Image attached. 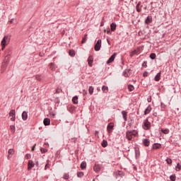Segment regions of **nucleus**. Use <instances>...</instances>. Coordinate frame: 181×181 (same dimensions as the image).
<instances>
[{
	"instance_id": "nucleus-1",
	"label": "nucleus",
	"mask_w": 181,
	"mask_h": 181,
	"mask_svg": "<svg viewBox=\"0 0 181 181\" xmlns=\"http://www.w3.org/2000/svg\"><path fill=\"white\" fill-rule=\"evenodd\" d=\"M149 121H151V122H153V117H147L143 122V124H142V127H143V129H145V131H148V129H151V122Z\"/></svg>"
},
{
	"instance_id": "nucleus-2",
	"label": "nucleus",
	"mask_w": 181,
	"mask_h": 181,
	"mask_svg": "<svg viewBox=\"0 0 181 181\" xmlns=\"http://www.w3.org/2000/svg\"><path fill=\"white\" fill-rule=\"evenodd\" d=\"M136 136V131L135 130L127 132L126 133V137L128 139V141H132V139H134V138H135Z\"/></svg>"
},
{
	"instance_id": "nucleus-3",
	"label": "nucleus",
	"mask_w": 181,
	"mask_h": 181,
	"mask_svg": "<svg viewBox=\"0 0 181 181\" xmlns=\"http://www.w3.org/2000/svg\"><path fill=\"white\" fill-rule=\"evenodd\" d=\"M9 40H11V37L9 35H6L4 37L3 40H1L2 49H5L6 45L9 43Z\"/></svg>"
},
{
	"instance_id": "nucleus-4",
	"label": "nucleus",
	"mask_w": 181,
	"mask_h": 181,
	"mask_svg": "<svg viewBox=\"0 0 181 181\" xmlns=\"http://www.w3.org/2000/svg\"><path fill=\"white\" fill-rule=\"evenodd\" d=\"M94 49L95 52H99V50L101 49V40H98L95 45Z\"/></svg>"
},
{
	"instance_id": "nucleus-5",
	"label": "nucleus",
	"mask_w": 181,
	"mask_h": 181,
	"mask_svg": "<svg viewBox=\"0 0 181 181\" xmlns=\"http://www.w3.org/2000/svg\"><path fill=\"white\" fill-rule=\"evenodd\" d=\"M8 115L9 117H11V118L10 119L11 121H13V122L15 121L16 117V115L15 113V110H11L8 113Z\"/></svg>"
},
{
	"instance_id": "nucleus-6",
	"label": "nucleus",
	"mask_w": 181,
	"mask_h": 181,
	"mask_svg": "<svg viewBox=\"0 0 181 181\" xmlns=\"http://www.w3.org/2000/svg\"><path fill=\"white\" fill-rule=\"evenodd\" d=\"M114 129V123L110 122L107 124V131L109 134H111L112 132V130Z\"/></svg>"
},
{
	"instance_id": "nucleus-7",
	"label": "nucleus",
	"mask_w": 181,
	"mask_h": 181,
	"mask_svg": "<svg viewBox=\"0 0 181 181\" xmlns=\"http://www.w3.org/2000/svg\"><path fill=\"white\" fill-rule=\"evenodd\" d=\"M117 56V52H115L107 61V64H110V63H112L114 60H115V57Z\"/></svg>"
},
{
	"instance_id": "nucleus-8",
	"label": "nucleus",
	"mask_w": 181,
	"mask_h": 181,
	"mask_svg": "<svg viewBox=\"0 0 181 181\" xmlns=\"http://www.w3.org/2000/svg\"><path fill=\"white\" fill-rule=\"evenodd\" d=\"M33 168H35V163L33 160H29L28 163V170H32Z\"/></svg>"
},
{
	"instance_id": "nucleus-9",
	"label": "nucleus",
	"mask_w": 181,
	"mask_h": 181,
	"mask_svg": "<svg viewBox=\"0 0 181 181\" xmlns=\"http://www.w3.org/2000/svg\"><path fill=\"white\" fill-rule=\"evenodd\" d=\"M93 170L96 173H98L100 170H101V165L98 163H95V165L93 166Z\"/></svg>"
},
{
	"instance_id": "nucleus-10",
	"label": "nucleus",
	"mask_w": 181,
	"mask_h": 181,
	"mask_svg": "<svg viewBox=\"0 0 181 181\" xmlns=\"http://www.w3.org/2000/svg\"><path fill=\"white\" fill-rule=\"evenodd\" d=\"M142 142L144 146H149V145H151V141L148 139H144Z\"/></svg>"
},
{
	"instance_id": "nucleus-11",
	"label": "nucleus",
	"mask_w": 181,
	"mask_h": 181,
	"mask_svg": "<svg viewBox=\"0 0 181 181\" xmlns=\"http://www.w3.org/2000/svg\"><path fill=\"white\" fill-rule=\"evenodd\" d=\"M160 148H162V144L159 143H154L153 144L152 149H160Z\"/></svg>"
},
{
	"instance_id": "nucleus-12",
	"label": "nucleus",
	"mask_w": 181,
	"mask_h": 181,
	"mask_svg": "<svg viewBox=\"0 0 181 181\" xmlns=\"http://www.w3.org/2000/svg\"><path fill=\"white\" fill-rule=\"evenodd\" d=\"M146 25H149V23H152V16H148L145 20Z\"/></svg>"
},
{
	"instance_id": "nucleus-13",
	"label": "nucleus",
	"mask_w": 181,
	"mask_h": 181,
	"mask_svg": "<svg viewBox=\"0 0 181 181\" xmlns=\"http://www.w3.org/2000/svg\"><path fill=\"white\" fill-rule=\"evenodd\" d=\"M110 30L112 32H115V30H117V23H112L110 24Z\"/></svg>"
},
{
	"instance_id": "nucleus-14",
	"label": "nucleus",
	"mask_w": 181,
	"mask_h": 181,
	"mask_svg": "<svg viewBox=\"0 0 181 181\" xmlns=\"http://www.w3.org/2000/svg\"><path fill=\"white\" fill-rule=\"evenodd\" d=\"M151 111H152V107H151V105H149L144 110V115L149 114Z\"/></svg>"
},
{
	"instance_id": "nucleus-15",
	"label": "nucleus",
	"mask_w": 181,
	"mask_h": 181,
	"mask_svg": "<svg viewBox=\"0 0 181 181\" xmlns=\"http://www.w3.org/2000/svg\"><path fill=\"white\" fill-rule=\"evenodd\" d=\"M129 71H131V69H125L123 71V76L124 77H129V76H131V74H129Z\"/></svg>"
},
{
	"instance_id": "nucleus-16",
	"label": "nucleus",
	"mask_w": 181,
	"mask_h": 181,
	"mask_svg": "<svg viewBox=\"0 0 181 181\" xmlns=\"http://www.w3.org/2000/svg\"><path fill=\"white\" fill-rule=\"evenodd\" d=\"M93 62H94L93 56H90L88 59V66H90V67L93 66Z\"/></svg>"
},
{
	"instance_id": "nucleus-17",
	"label": "nucleus",
	"mask_w": 181,
	"mask_h": 181,
	"mask_svg": "<svg viewBox=\"0 0 181 181\" xmlns=\"http://www.w3.org/2000/svg\"><path fill=\"white\" fill-rule=\"evenodd\" d=\"M160 74H162V71H160L154 77L155 81H159L160 80Z\"/></svg>"
},
{
	"instance_id": "nucleus-18",
	"label": "nucleus",
	"mask_w": 181,
	"mask_h": 181,
	"mask_svg": "<svg viewBox=\"0 0 181 181\" xmlns=\"http://www.w3.org/2000/svg\"><path fill=\"white\" fill-rule=\"evenodd\" d=\"M21 116L23 121H26L28 119V112L23 111Z\"/></svg>"
},
{
	"instance_id": "nucleus-19",
	"label": "nucleus",
	"mask_w": 181,
	"mask_h": 181,
	"mask_svg": "<svg viewBox=\"0 0 181 181\" xmlns=\"http://www.w3.org/2000/svg\"><path fill=\"white\" fill-rule=\"evenodd\" d=\"M49 69L52 71H54V70H56V69H57V66H56V64H54V62H51L49 64Z\"/></svg>"
},
{
	"instance_id": "nucleus-20",
	"label": "nucleus",
	"mask_w": 181,
	"mask_h": 181,
	"mask_svg": "<svg viewBox=\"0 0 181 181\" xmlns=\"http://www.w3.org/2000/svg\"><path fill=\"white\" fill-rule=\"evenodd\" d=\"M43 124L45 127H47L50 124V119L49 118H45L43 120Z\"/></svg>"
},
{
	"instance_id": "nucleus-21",
	"label": "nucleus",
	"mask_w": 181,
	"mask_h": 181,
	"mask_svg": "<svg viewBox=\"0 0 181 181\" xmlns=\"http://www.w3.org/2000/svg\"><path fill=\"white\" fill-rule=\"evenodd\" d=\"M72 103L73 104H78V96L75 95L72 98Z\"/></svg>"
},
{
	"instance_id": "nucleus-22",
	"label": "nucleus",
	"mask_w": 181,
	"mask_h": 181,
	"mask_svg": "<svg viewBox=\"0 0 181 181\" xmlns=\"http://www.w3.org/2000/svg\"><path fill=\"white\" fill-rule=\"evenodd\" d=\"M14 153L15 150H13V148L8 149V159H11V155H13Z\"/></svg>"
},
{
	"instance_id": "nucleus-23",
	"label": "nucleus",
	"mask_w": 181,
	"mask_h": 181,
	"mask_svg": "<svg viewBox=\"0 0 181 181\" xmlns=\"http://www.w3.org/2000/svg\"><path fill=\"white\" fill-rule=\"evenodd\" d=\"M122 115L123 117V119H124V121H127V117L128 115V112H127V111L123 110L122 111Z\"/></svg>"
},
{
	"instance_id": "nucleus-24",
	"label": "nucleus",
	"mask_w": 181,
	"mask_h": 181,
	"mask_svg": "<svg viewBox=\"0 0 181 181\" xmlns=\"http://www.w3.org/2000/svg\"><path fill=\"white\" fill-rule=\"evenodd\" d=\"M69 56H71V57H74V56H76V51H74V49H70L69 51Z\"/></svg>"
},
{
	"instance_id": "nucleus-25",
	"label": "nucleus",
	"mask_w": 181,
	"mask_h": 181,
	"mask_svg": "<svg viewBox=\"0 0 181 181\" xmlns=\"http://www.w3.org/2000/svg\"><path fill=\"white\" fill-rule=\"evenodd\" d=\"M86 168H87V163L83 161L81 163V169H82V170H84V169H86Z\"/></svg>"
},
{
	"instance_id": "nucleus-26",
	"label": "nucleus",
	"mask_w": 181,
	"mask_h": 181,
	"mask_svg": "<svg viewBox=\"0 0 181 181\" xmlns=\"http://www.w3.org/2000/svg\"><path fill=\"white\" fill-rule=\"evenodd\" d=\"M101 146H103V148H107V146H108V142L107 141V140H103Z\"/></svg>"
},
{
	"instance_id": "nucleus-27",
	"label": "nucleus",
	"mask_w": 181,
	"mask_h": 181,
	"mask_svg": "<svg viewBox=\"0 0 181 181\" xmlns=\"http://www.w3.org/2000/svg\"><path fill=\"white\" fill-rule=\"evenodd\" d=\"M160 131L163 132V134H169V132H170V130H169V129L161 128Z\"/></svg>"
},
{
	"instance_id": "nucleus-28",
	"label": "nucleus",
	"mask_w": 181,
	"mask_h": 181,
	"mask_svg": "<svg viewBox=\"0 0 181 181\" xmlns=\"http://www.w3.org/2000/svg\"><path fill=\"white\" fill-rule=\"evenodd\" d=\"M142 50H144V47H136V54H139V53H141V52H142Z\"/></svg>"
},
{
	"instance_id": "nucleus-29",
	"label": "nucleus",
	"mask_w": 181,
	"mask_h": 181,
	"mask_svg": "<svg viewBox=\"0 0 181 181\" xmlns=\"http://www.w3.org/2000/svg\"><path fill=\"white\" fill-rule=\"evenodd\" d=\"M102 91H103V93H108V86H103L102 87Z\"/></svg>"
},
{
	"instance_id": "nucleus-30",
	"label": "nucleus",
	"mask_w": 181,
	"mask_h": 181,
	"mask_svg": "<svg viewBox=\"0 0 181 181\" xmlns=\"http://www.w3.org/2000/svg\"><path fill=\"white\" fill-rule=\"evenodd\" d=\"M88 91H89V94L90 95H93V93H94V87L89 86Z\"/></svg>"
},
{
	"instance_id": "nucleus-31",
	"label": "nucleus",
	"mask_w": 181,
	"mask_h": 181,
	"mask_svg": "<svg viewBox=\"0 0 181 181\" xmlns=\"http://www.w3.org/2000/svg\"><path fill=\"white\" fill-rule=\"evenodd\" d=\"M150 59H151V60H155L156 59V54L151 53L150 54Z\"/></svg>"
},
{
	"instance_id": "nucleus-32",
	"label": "nucleus",
	"mask_w": 181,
	"mask_h": 181,
	"mask_svg": "<svg viewBox=\"0 0 181 181\" xmlns=\"http://www.w3.org/2000/svg\"><path fill=\"white\" fill-rule=\"evenodd\" d=\"M10 129H11V132H12L13 134H15V131H16L15 125H11V126H10Z\"/></svg>"
},
{
	"instance_id": "nucleus-33",
	"label": "nucleus",
	"mask_w": 181,
	"mask_h": 181,
	"mask_svg": "<svg viewBox=\"0 0 181 181\" xmlns=\"http://www.w3.org/2000/svg\"><path fill=\"white\" fill-rule=\"evenodd\" d=\"M170 180L171 181H176V175H172L170 176Z\"/></svg>"
},
{
	"instance_id": "nucleus-34",
	"label": "nucleus",
	"mask_w": 181,
	"mask_h": 181,
	"mask_svg": "<svg viewBox=\"0 0 181 181\" xmlns=\"http://www.w3.org/2000/svg\"><path fill=\"white\" fill-rule=\"evenodd\" d=\"M83 176H84V173H83V172H78L77 173V177H83Z\"/></svg>"
},
{
	"instance_id": "nucleus-35",
	"label": "nucleus",
	"mask_w": 181,
	"mask_h": 181,
	"mask_svg": "<svg viewBox=\"0 0 181 181\" xmlns=\"http://www.w3.org/2000/svg\"><path fill=\"white\" fill-rule=\"evenodd\" d=\"M134 86H132V85H129L128 86V90H129V91H134Z\"/></svg>"
},
{
	"instance_id": "nucleus-36",
	"label": "nucleus",
	"mask_w": 181,
	"mask_h": 181,
	"mask_svg": "<svg viewBox=\"0 0 181 181\" xmlns=\"http://www.w3.org/2000/svg\"><path fill=\"white\" fill-rule=\"evenodd\" d=\"M160 105H161V111H163L165 108H166V105H165V103L161 102Z\"/></svg>"
},
{
	"instance_id": "nucleus-37",
	"label": "nucleus",
	"mask_w": 181,
	"mask_h": 181,
	"mask_svg": "<svg viewBox=\"0 0 181 181\" xmlns=\"http://www.w3.org/2000/svg\"><path fill=\"white\" fill-rule=\"evenodd\" d=\"M135 54H136V49H134V51L130 52L131 57H134V56H135Z\"/></svg>"
},
{
	"instance_id": "nucleus-38",
	"label": "nucleus",
	"mask_w": 181,
	"mask_h": 181,
	"mask_svg": "<svg viewBox=\"0 0 181 181\" xmlns=\"http://www.w3.org/2000/svg\"><path fill=\"white\" fill-rule=\"evenodd\" d=\"M50 162L49 160H47V163L45 166V170H47L48 168H49V163Z\"/></svg>"
},
{
	"instance_id": "nucleus-39",
	"label": "nucleus",
	"mask_w": 181,
	"mask_h": 181,
	"mask_svg": "<svg viewBox=\"0 0 181 181\" xmlns=\"http://www.w3.org/2000/svg\"><path fill=\"white\" fill-rule=\"evenodd\" d=\"M63 179H64L65 180H69V174L68 173L64 174Z\"/></svg>"
},
{
	"instance_id": "nucleus-40",
	"label": "nucleus",
	"mask_w": 181,
	"mask_h": 181,
	"mask_svg": "<svg viewBox=\"0 0 181 181\" xmlns=\"http://www.w3.org/2000/svg\"><path fill=\"white\" fill-rule=\"evenodd\" d=\"M40 152L42 153H46V152H47V149L45 148H40Z\"/></svg>"
},
{
	"instance_id": "nucleus-41",
	"label": "nucleus",
	"mask_w": 181,
	"mask_h": 181,
	"mask_svg": "<svg viewBox=\"0 0 181 181\" xmlns=\"http://www.w3.org/2000/svg\"><path fill=\"white\" fill-rule=\"evenodd\" d=\"M32 158V155L30 154V153H27L25 156V159H30Z\"/></svg>"
},
{
	"instance_id": "nucleus-42",
	"label": "nucleus",
	"mask_w": 181,
	"mask_h": 181,
	"mask_svg": "<svg viewBox=\"0 0 181 181\" xmlns=\"http://www.w3.org/2000/svg\"><path fill=\"white\" fill-rule=\"evenodd\" d=\"M87 40V34L85 35L84 37L82 39L81 43L84 44L85 42Z\"/></svg>"
},
{
	"instance_id": "nucleus-43",
	"label": "nucleus",
	"mask_w": 181,
	"mask_h": 181,
	"mask_svg": "<svg viewBox=\"0 0 181 181\" xmlns=\"http://www.w3.org/2000/svg\"><path fill=\"white\" fill-rule=\"evenodd\" d=\"M165 160L168 165H172V160L170 158H166Z\"/></svg>"
},
{
	"instance_id": "nucleus-44",
	"label": "nucleus",
	"mask_w": 181,
	"mask_h": 181,
	"mask_svg": "<svg viewBox=\"0 0 181 181\" xmlns=\"http://www.w3.org/2000/svg\"><path fill=\"white\" fill-rule=\"evenodd\" d=\"M148 62L144 61L142 64V67H144L146 69V67H148Z\"/></svg>"
},
{
	"instance_id": "nucleus-45",
	"label": "nucleus",
	"mask_w": 181,
	"mask_h": 181,
	"mask_svg": "<svg viewBox=\"0 0 181 181\" xmlns=\"http://www.w3.org/2000/svg\"><path fill=\"white\" fill-rule=\"evenodd\" d=\"M136 11L141 12V7L139 6V2L136 4Z\"/></svg>"
},
{
	"instance_id": "nucleus-46",
	"label": "nucleus",
	"mask_w": 181,
	"mask_h": 181,
	"mask_svg": "<svg viewBox=\"0 0 181 181\" xmlns=\"http://www.w3.org/2000/svg\"><path fill=\"white\" fill-rule=\"evenodd\" d=\"M117 176H121V177H122V176H124V173H122V171H118Z\"/></svg>"
},
{
	"instance_id": "nucleus-47",
	"label": "nucleus",
	"mask_w": 181,
	"mask_h": 181,
	"mask_svg": "<svg viewBox=\"0 0 181 181\" xmlns=\"http://www.w3.org/2000/svg\"><path fill=\"white\" fill-rule=\"evenodd\" d=\"M181 170L180 164L177 163L176 166V170L179 172Z\"/></svg>"
},
{
	"instance_id": "nucleus-48",
	"label": "nucleus",
	"mask_w": 181,
	"mask_h": 181,
	"mask_svg": "<svg viewBox=\"0 0 181 181\" xmlns=\"http://www.w3.org/2000/svg\"><path fill=\"white\" fill-rule=\"evenodd\" d=\"M35 78H36V80H37L38 81H40V80H42V76H40V75H37V76H35Z\"/></svg>"
},
{
	"instance_id": "nucleus-49",
	"label": "nucleus",
	"mask_w": 181,
	"mask_h": 181,
	"mask_svg": "<svg viewBox=\"0 0 181 181\" xmlns=\"http://www.w3.org/2000/svg\"><path fill=\"white\" fill-rule=\"evenodd\" d=\"M56 93H57V94H60V93H62V89L61 88L57 89Z\"/></svg>"
},
{
	"instance_id": "nucleus-50",
	"label": "nucleus",
	"mask_w": 181,
	"mask_h": 181,
	"mask_svg": "<svg viewBox=\"0 0 181 181\" xmlns=\"http://www.w3.org/2000/svg\"><path fill=\"white\" fill-rule=\"evenodd\" d=\"M149 74L148 73V71H145L144 74H143V76H144V77H148V75Z\"/></svg>"
},
{
	"instance_id": "nucleus-51",
	"label": "nucleus",
	"mask_w": 181,
	"mask_h": 181,
	"mask_svg": "<svg viewBox=\"0 0 181 181\" xmlns=\"http://www.w3.org/2000/svg\"><path fill=\"white\" fill-rule=\"evenodd\" d=\"M147 101H148V103H151V101H152V97H151V96H149V97L147 98Z\"/></svg>"
},
{
	"instance_id": "nucleus-52",
	"label": "nucleus",
	"mask_w": 181,
	"mask_h": 181,
	"mask_svg": "<svg viewBox=\"0 0 181 181\" xmlns=\"http://www.w3.org/2000/svg\"><path fill=\"white\" fill-rule=\"evenodd\" d=\"M153 117H158V112H153Z\"/></svg>"
},
{
	"instance_id": "nucleus-53",
	"label": "nucleus",
	"mask_w": 181,
	"mask_h": 181,
	"mask_svg": "<svg viewBox=\"0 0 181 181\" xmlns=\"http://www.w3.org/2000/svg\"><path fill=\"white\" fill-rule=\"evenodd\" d=\"M35 148H36V144H34L33 146L32 147L31 151L33 152L35 151Z\"/></svg>"
},
{
	"instance_id": "nucleus-54",
	"label": "nucleus",
	"mask_w": 181,
	"mask_h": 181,
	"mask_svg": "<svg viewBox=\"0 0 181 181\" xmlns=\"http://www.w3.org/2000/svg\"><path fill=\"white\" fill-rule=\"evenodd\" d=\"M15 19L14 18H12L10 21H9V23H13Z\"/></svg>"
},
{
	"instance_id": "nucleus-55",
	"label": "nucleus",
	"mask_w": 181,
	"mask_h": 181,
	"mask_svg": "<svg viewBox=\"0 0 181 181\" xmlns=\"http://www.w3.org/2000/svg\"><path fill=\"white\" fill-rule=\"evenodd\" d=\"M107 42L108 45H111V42H110V40L108 38L107 39Z\"/></svg>"
},
{
	"instance_id": "nucleus-56",
	"label": "nucleus",
	"mask_w": 181,
	"mask_h": 181,
	"mask_svg": "<svg viewBox=\"0 0 181 181\" xmlns=\"http://www.w3.org/2000/svg\"><path fill=\"white\" fill-rule=\"evenodd\" d=\"M135 156H136V147H134Z\"/></svg>"
},
{
	"instance_id": "nucleus-57",
	"label": "nucleus",
	"mask_w": 181,
	"mask_h": 181,
	"mask_svg": "<svg viewBox=\"0 0 181 181\" xmlns=\"http://www.w3.org/2000/svg\"><path fill=\"white\" fill-rule=\"evenodd\" d=\"M97 90L98 91V93H100V91H101V89L99 87H98Z\"/></svg>"
},
{
	"instance_id": "nucleus-58",
	"label": "nucleus",
	"mask_w": 181,
	"mask_h": 181,
	"mask_svg": "<svg viewBox=\"0 0 181 181\" xmlns=\"http://www.w3.org/2000/svg\"><path fill=\"white\" fill-rule=\"evenodd\" d=\"M95 136L98 135V131H95Z\"/></svg>"
},
{
	"instance_id": "nucleus-59",
	"label": "nucleus",
	"mask_w": 181,
	"mask_h": 181,
	"mask_svg": "<svg viewBox=\"0 0 181 181\" xmlns=\"http://www.w3.org/2000/svg\"><path fill=\"white\" fill-rule=\"evenodd\" d=\"M100 26H104V22L100 23Z\"/></svg>"
},
{
	"instance_id": "nucleus-60",
	"label": "nucleus",
	"mask_w": 181,
	"mask_h": 181,
	"mask_svg": "<svg viewBox=\"0 0 181 181\" xmlns=\"http://www.w3.org/2000/svg\"><path fill=\"white\" fill-rule=\"evenodd\" d=\"M107 35H109V33H111V31L109 30L107 31Z\"/></svg>"
},
{
	"instance_id": "nucleus-61",
	"label": "nucleus",
	"mask_w": 181,
	"mask_h": 181,
	"mask_svg": "<svg viewBox=\"0 0 181 181\" xmlns=\"http://www.w3.org/2000/svg\"><path fill=\"white\" fill-rule=\"evenodd\" d=\"M84 94H87V92L86 90H83V95Z\"/></svg>"
},
{
	"instance_id": "nucleus-62",
	"label": "nucleus",
	"mask_w": 181,
	"mask_h": 181,
	"mask_svg": "<svg viewBox=\"0 0 181 181\" xmlns=\"http://www.w3.org/2000/svg\"><path fill=\"white\" fill-rule=\"evenodd\" d=\"M134 169H136V165H134Z\"/></svg>"
},
{
	"instance_id": "nucleus-63",
	"label": "nucleus",
	"mask_w": 181,
	"mask_h": 181,
	"mask_svg": "<svg viewBox=\"0 0 181 181\" xmlns=\"http://www.w3.org/2000/svg\"><path fill=\"white\" fill-rule=\"evenodd\" d=\"M54 115H56L53 114V115H52V117H54Z\"/></svg>"
},
{
	"instance_id": "nucleus-64",
	"label": "nucleus",
	"mask_w": 181,
	"mask_h": 181,
	"mask_svg": "<svg viewBox=\"0 0 181 181\" xmlns=\"http://www.w3.org/2000/svg\"><path fill=\"white\" fill-rule=\"evenodd\" d=\"M119 2H121V1H123L124 0H119Z\"/></svg>"
}]
</instances>
